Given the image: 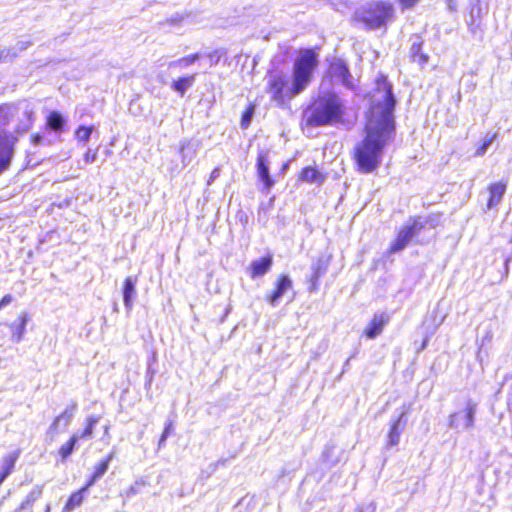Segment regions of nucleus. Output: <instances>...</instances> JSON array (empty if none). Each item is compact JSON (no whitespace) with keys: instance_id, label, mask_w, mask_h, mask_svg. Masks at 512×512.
I'll use <instances>...</instances> for the list:
<instances>
[{"instance_id":"1","label":"nucleus","mask_w":512,"mask_h":512,"mask_svg":"<svg viewBox=\"0 0 512 512\" xmlns=\"http://www.w3.org/2000/svg\"><path fill=\"white\" fill-rule=\"evenodd\" d=\"M376 89L381 100L373 102L365 125V137L354 148V159L361 173L375 171L381 164L385 147L393 141L396 132L394 110L396 98L392 84L381 75Z\"/></svg>"},{"instance_id":"2","label":"nucleus","mask_w":512,"mask_h":512,"mask_svg":"<svg viewBox=\"0 0 512 512\" xmlns=\"http://www.w3.org/2000/svg\"><path fill=\"white\" fill-rule=\"evenodd\" d=\"M319 65V55L311 48L300 50L292 70V83L283 72L271 73L268 76L266 91L271 99L282 105L286 100L302 93L313 79V74Z\"/></svg>"},{"instance_id":"3","label":"nucleus","mask_w":512,"mask_h":512,"mask_svg":"<svg viewBox=\"0 0 512 512\" xmlns=\"http://www.w3.org/2000/svg\"><path fill=\"white\" fill-rule=\"evenodd\" d=\"M15 109L11 105L0 106V175L9 168L17 138L5 131L4 127L9 124L14 116Z\"/></svg>"},{"instance_id":"4","label":"nucleus","mask_w":512,"mask_h":512,"mask_svg":"<svg viewBox=\"0 0 512 512\" xmlns=\"http://www.w3.org/2000/svg\"><path fill=\"white\" fill-rule=\"evenodd\" d=\"M342 116V105L336 95L322 99L311 111L306 123L312 127L327 126Z\"/></svg>"},{"instance_id":"5","label":"nucleus","mask_w":512,"mask_h":512,"mask_svg":"<svg viewBox=\"0 0 512 512\" xmlns=\"http://www.w3.org/2000/svg\"><path fill=\"white\" fill-rule=\"evenodd\" d=\"M392 13L393 6L391 4L371 2L355 12L354 20L362 23L369 30H375L384 26Z\"/></svg>"},{"instance_id":"6","label":"nucleus","mask_w":512,"mask_h":512,"mask_svg":"<svg viewBox=\"0 0 512 512\" xmlns=\"http://www.w3.org/2000/svg\"><path fill=\"white\" fill-rule=\"evenodd\" d=\"M424 227L425 222L421 220V217H415L407 221L398 231L396 239L391 243L389 252L398 253L404 250L413 237L418 235Z\"/></svg>"},{"instance_id":"7","label":"nucleus","mask_w":512,"mask_h":512,"mask_svg":"<svg viewBox=\"0 0 512 512\" xmlns=\"http://www.w3.org/2000/svg\"><path fill=\"white\" fill-rule=\"evenodd\" d=\"M100 421V416L89 415L85 419V428L81 432L74 433L70 439L59 449L62 460H66L74 451L79 440H88L93 437L94 428Z\"/></svg>"},{"instance_id":"8","label":"nucleus","mask_w":512,"mask_h":512,"mask_svg":"<svg viewBox=\"0 0 512 512\" xmlns=\"http://www.w3.org/2000/svg\"><path fill=\"white\" fill-rule=\"evenodd\" d=\"M328 75L334 83H340L346 89L353 90V76L344 60L335 58L331 61Z\"/></svg>"},{"instance_id":"9","label":"nucleus","mask_w":512,"mask_h":512,"mask_svg":"<svg viewBox=\"0 0 512 512\" xmlns=\"http://www.w3.org/2000/svg\"><path fill=\"white\" fill-rule=\"evenodd\" d=\"M476 404L469 401L464 411L456 412L449 417V427L456 430H467L474 425Z\"/></svg>"},{"instance_id":"10","label":"nucleus","mask_w":512,"mask_h":512,"mask_svg":"<svg viewBox=\"0 0 512 512\" xmlns=\"http://www.w3.org/2000/svg\"><path fill=\"white\" fill-rule=\"evenodd\" d=\"M409 407L403 406L401 408L400 414L391 420L390 422V428L387 434V448L395 447L400 442V436L405 429L406 423H407V414H408Z\"/></svg>"},{"instance_id":"11","label":"nucleus","mask_w":512,"mask_h":512,"mask_svg":"<svg viewBox=\"0 0 512 512\" xmlns=\"http://www.w3.org/2000/svg\"><path fill=\"white\" fill-rule=\"evenodd\" d=\"M77 408L78 405L74 401L67 405L65 410L54 419L48 429L47 434L53 438L60 431H64L72 422Z\"/></svg>"},{"instance_id":"12","label":"nucleus","mask_w":512,"mask_h":512,"mask_svg":"<svg viewBox=\"0 0 512 512\" xmlns=\"http://www.w3.org/2000/svg\"><path fill=\"white\" fill-rule=\"evenodd\" d=\"M293 288V281L288 275H280L275 283V289L267 295L266 301L276 307L281 298Z\"/></svg>"},{"instance_id":"13","label":"nucleus","mask_w":512,"mask_h":512,"mask_svg":"<svg viewBox=\"0 0 512 512\" xmlns=\"http://www.w3.org/2000/svg\"><path fill=\"white\" fill-rule=\"evenodd\" d=\"M201 142L197 139H183L179 143V155L183 167L188 166L197 156Z\"/></svg>"},{"instance_id":"14","label":"nucleus","mask_w":512,"mask_h":512,"mask_svg":"<svg viewBox=\"0 0 512 512\" xmlns=\"http://www.w3.org/2000/svg\"><path fill=\"white\" fill-rule=\"evenodd\" d=\"M273 265V257L271 255L253 260L248 268L249 275L252 279L263 277L267 274Z\"/></svg>"},{"instance_id":"15","label":"nucleus","mask_w":512,"mask_h":512,"mask_svg":"<svg viewBox=\"0 0 512 512\" xmlns=\"http://www.w3.org/2000/svg\"><path fill=\"white\" fill-rule=\"evenodd\" d=\"M257 175L260 181L264 184L267 190H270L274 185V180L269 172V161L265 153L260 152L257 156Z\"/></svg>"},{"instance_id":"16","label":"nucleus","mask_w":512,"mask_h":512,"mask_svg":"<svg viewBox=\"0 0 512 512\" xmlns=\"http://www.w3.org/2000/svg\"><path fill=\"white\" fill-rule=\"evenodd\" d=\"M137 277L128 276L125 278L122 288L123 302L127 312L133 308L134 301L137 297L136 291Z\"/></svg>"},{"instance_id":"17","label":"nucleus","mask_w":512,"mask_h":512,"mask_svg":"<svg viewBox=\"0 0 512 512\" xmlns=\"http://www.w3.org/2000/svg\"><path fill=\"white\" fill-rule=\"evenodd\" d=\"M29 321L28 314L26 312H22L17 320L13 321L9 327L11 331V340L15 343H19L23 340L25 331H26V325Z\"/></svg>"},{"instance_id":"18","label":"nucleus","mask_w":512,"mask_h":512,"mask_svg":"<svg viewBox=\"0 0 512 512\" xmlns=\"http://www.w3.org/2000/svg\"><path fill=\"white\" fill-rule=\"evenodd\" d=\"M507 183L497 182L489 185V199L487 201V209H493L500 204L502 198L506 192Z\"/></svg>"},{"instance_id":"19","label":"nucleus","mask_w":512,"mask_h":512,"mask_svg":"<svg viewBox=\"0 0 512 512\" xmlns=\"http://www.w3.org/2000/svg\"><path fill=\"white\" fill-rule=\"evenodd\" d=\"M388 317L385 314L375 315L369 325L365 329V335L369 339L376 338L381 332L387 322Z\"/></svg>"},{"instance_id":"20","label":"nucleus","mask_w":512,"mask_h":512,"mask_svg":"<svg viewBox=\"0 0 512 512\" xmlns=\"http://www.w3.org/2000/svg\"><path fill=\"white\" fill-rule=\"evenodd\" d=\"M115 456L114 451H111L108 456L98 463L95 467V471L91 475L90 479L86 483L87 487H91L95 484L97 480H99L108 470L110 462L113 460Z\"/></svg>"},{"instance_id":"21","label":"nucleus","mask_w":512,"mask_h":512,"mask_svg":"<svg viewBox=\"0 0 512 512\" xmlns=\"http://www.w3.org/2000/svg\"><path fill=\"white\" fill-rule=\"evenodd\" d=\"M41 495L42 487L39 485L34 486L24 501L14 512H32L34 503L41 497Z\"/></svg>"},{"instance_id":"22","label":"nucleus","mask_w":512,"mask_h":512,"mask_svg":"<svg viewBox=\"0 0 512 512\" xmlns=\"http://www.w3.org/2000/svg\"><path fill=\"white\" fill-rule=\"evenodd\" d=\"M18 457V451L10 453L3 457L2 469L0 471V486L6 480V478L12 473Z\"/></svg>"},{"instance_id":"23","label":"nucleus","mask_w":512,"mask_h":512,"mask_svg":"<svg viewBox=\"0 0 512 512\" xmlns=\"http://www.w3.org/2000/svg\"><path fill=\"white\" fill-rule=\"evenodd\" d=\"M300 179L303 182L315 183L320 185L324 182L325 176L315 167L307 166L302 170L300 174Z\"/></svg>"},{"instance_id":"24","label":"nucleus","mask_w":512,"mask_h":512,"mask_svg":"<svg viewBox=\"0 0 512 512\" xmlns=\"http://www.w3.org/2000/svg\"><path fill=\"white\" fill-rule=\"evenodd\" d=\"M89 488L90 487H87V485H85L80 490L72 493L63 508V512H72L74 509L79 507L82 504L85 493Z\"/></svg>"},{"instance_id":"25","label":"nucleus","mask_w":512,"mask_h":512,"mask_svg":"<svg viewBox=\"0 0 512 512\" xmlns=\"http://www.w3.org/2000/svg\"><path fill=\"white\" fill-rule=\"evenodd\" d=\"M422 40L420 37H416V40L413 41L410 48V56L414 62H418L420 65H425L428 62V55L421 52L422 50Z\"/></svg>"},{"instance_id":"26","label":"nucleus","mask_w":512,"mask_h":512,"mask_svg":"<svg viewBox=\"0 0 512 512\" xmlns=\"http://www.w3.org/2000/svg\"><path fill=\"white\" fill-rule=\"evenodd\" d=\"M196 80V74H192L189 76H183L179 79L173 81L172 89L183 96L186 91L191 88Z\"/></svg>"},{"instance_id":"27","label":"nucleus","mask_w":512,"mask_h":512,"mask_svg":"<svg viewBox=\"0 0 512 512\" xmlns=\"http://www.w3.org/2000/svg\"><path fill=\"white\" fill-rule=\"evenodd\" d=\"M66 124V119L58 111H52L47 117L46 125L49 129L60 132Z\"/></svg>"},{"instance_id":"28","label":"nucleus","mask_w":512,"mask_h":512,"mask_svg":"<svg viewBox=\"0 0 512 512\" xmlns=\"http://www.w3.org/2000/svg\"><path fill=\"white\" fill-rule=\"evenodd\" d=\"M256 105L254 103H250L248 107L245 109V111L242 113L241 120H240V127L245 130L247 129L252 119L255 115Z\"/></svg>"},{"instance_id":"29","label":"nucleus","mask_w":512,"mask_h":512,"mask_svg":"<svg viewBox=\"0 0 512 512\" xmlns=\"http://www.w3.org/2000/svg\"><path fill=\"white\" fill-rule=\"evenodd\" d=\"M199 58H200V54L194 53V54L182 57L180 59L171 61L168 64V66L170 68H172V67H187V66L193 64L194 62H196Z\"/></svg>"},{"instance_id":"30","label":"nucleus","mask_w":512,"mask_h":512,"mask_svg":"<svg viewBox=\"0 0 512 512\" xmlns=\"http://www.w3.org/2000/svg\"><path fill=\"white\" fill-rule=\"evenodd\" d=\"M497 138V133H487L483 139V142L482 144L477 148L476 152H475V156H483L487 150L489 149V147L492 145V143L495 141V139Z\"/></svg>"},{"instance_id":"31","label":"nucleus","mask_w":512,"mask_h":512,"mask_svg":"<svg viewBox=\"0 0 512 512\" xmlns=\"http://www.w3.org/2000/svg\"><path fill=\"white\" fill-rule=\"evenodd\" d=\"M481 15H482L481 2H480V0H476V2L471 7L470 21L468 22V25L470 26L472 31H473V26L476 25V20L478 18H481Z\"/></svg>"},{"instance_id":"32","label":"nucleus","mask_w":512,"mask_h":512,"mask_svg":"<svg viewBox=\"0 0 512 512\" xmlns=\"http://www.w3.org/2000/svg\"><path fill=\"white\" fill-rule=\"evenodd\" d=\"M93 129V126L80 125L75 131V136L79 141L87 142L91 137Z\"/></svg>"},{"instance_id":"33","label":"nucleus","mask_w":512,"mask_h":512,"mask_svg":"<svg viewBox=\"0 0 512 512\" xmlns=\"http://www.w3.org/2000/svg\"><path fill=\"white\" fill-rule=\"evenodd\" d=\"M313 274L311 277V281L313 285L319 280L321 276H323L326 272V268L323 267L322 262L318 261L317 263L313 264L312 266Z\"/></svg>"},{"instance_id":"34","label":"nucleus","mask_w":512,"mask_h":512,"mask_svg":"<svg viewBox=\"0 0 512 512\" xmlns=\"http://www.w3.org/2000/svg\"><path fill=\"white\" fill-rule=\"evenodd\" d=\"M2 52V58H4V62H7V61H12L14 58H16L19 53H21L20 51L17 50V47L14 45L12 47H9V48H5L3 50H1Z\"/></svg>"},{"instance_id":"35","label":"nucleus","mask_w":512,"mask_h":512,"mask_svg":"<svg viewBox=\"0 0 512 512\" xmlns=\"http://www.w3.org/2000/svg\"><path fill=\"white\" fill-rule=\"evenodd\" d=\"M173 423L169 421L164 428V431L159 439L158 447L161 448L165 445V442L172 431Z\"/></svg>"},{"instance_id":"36","label":"nucleus","mask_w":512,"mask_h":512,"mask_svg":"<svg viewBox=\"0 0 512 512\" xmlns=\"http://www.w3.org/2000/svg\"><path fill=\"white\" fill-rule=\"evenodd\" d=\"M97 159V151H92L91 149H88V151L84 155V161L86 163H93Z\"/></svg>"},{"instance_id":"37","label":"nucleus","mask_w":512,"mask_h":512,"mask_svg":"<svg viewBox=\"0 0 512 512\" xmlns=\"http://www.w3.org/2000/svg\"><path fill=\"white\" fill-rule=\"evenodd\" d=\"M32 45V42L29 41V40H20L18 41L15 46L17 47V50L20 51V52H23L25 51L26 49H28V47H30Z\"/></svg>"},{"instance_id":"38","label":"nucleus","mask_w":512,"mask_h":512,"mask_svg":"<svg viewBox=\"0 0 512 512\" xmlns=\"http://www.w3.org/2000/svg\"><path fill=\"white\" fill-rule=\"evenodd\" d=\"M220 176V168L216 167L212 170L207 185H211Z\"/></svg>"},{"instance_id":"39","label":"nucleus","mask_w":512,"mask_h":512,"mask_svg":"<svg viewBox=\"0 0 512 512\" xmlns=\"http://www.w3.org/2000/svg\"><path fill=\"white\" fill-rule=\"evenodd\" d=\"M419 0H399L402 9L412 8Z\"/></svg>"},{"instance_id":"40","label":"nucleus","mask_w":512,"mask_h":512,"mask_svg":"<svg viewBox=\"0 0 512 512\" xmlns=\"http://www.w3.org/2000/svg\"><path fill=\"white\" fill-rule=\"evenodd\" d=\"M376 511V505L375 503H370L365 507H362L359 512H375Z\"/></svg>"},{"instance_id":"41","label":"nucleus","mask_w":512,"mask_h":512,"mask_svg":"<svg viewBox=\"0 0 512 512\" xmlns=\"http://www.w3.org/2000/svg\"><path fill=\"white\" fill-rule=\"evenodd\" d=\"M31 142L34 145H39L42 142V136L40 134H34L31 137Z\"/></svg>"},{"instance_id":"42","label":"nucleus","mask_w":512,"mask_h":512,"mask_svg":"<svg viewBox=\"0 0 512 512\" xmlns=\"http://www.w3.org/2000/svg\"><path fill=\"white\" fill-rule=\"evenodd\" d=\"M12 301H13V297H12V295H10V294L5 295V296L1 299V302L3 303V305H4V306L9 305Z\"/></svg>"},{"instance_id":"43","label":"nucleus","mask_w":512,"mask_h":512,"mask_svg":"<svg viewBox=\"0 0 512 512\" xmlns=\"http://www.w3.org/2000/svg\"><path fill=\"white\" fill-rule=\"evenodd\" d=\"M449 10L455 11L457 9V5L453 0H446Z\"/></svg>"},{"instance_id":"44","label":"nucleus","mask_w":512,"mask_h":512,"mask_svg":"<svg viewBox=\"0 0 512 512\" xmlns=\"http://www.w3.org/2000/svg\"><path fill=\"white\" fill-rule=\"evenodd\" d=\"M109 429H110V425H109V424H106V425L103 427V430H104V436H108V435H109Z\"/></svg>"},{"instance_id":"45","label":"nucleus","mask_w":512,"mask_h":512,"mask_svg":"<svg viewBox=\"0 0 512 512\" xmlns=\"http://www.w3.org/2000/svg\"><path fill=\"white\" fill-rule=\"evenodd\" d=\"M50 509H51V508H50V505H47V506H46V509H45V512H50Z\"/></svg>"},{"instance_id":"46","label":"nucleus","mask_w":512,"mask_h":512,"mask_svg":"<svg viewBox=\"0 0 512 512\" xmlns=\"http://www.w3.org/2000/svg\"><path fill=\"white\" fill-rule=\"evenodd\" d=\"M349 366V359L346 360L344 367Z\"/></svg>"},{"instance_id":"47","label":"nucleus","mask_w":512,"mask_h":512,"mask_svg":"<svg viewBox=\"0 0 512 512\" xmlns=\"http://www.w3.org/2000/svg\"><path fill=\"white\" fill-rule=\"evenodd\" d=\"M3 61L4 62V58H2V52L0 51V62Z\"/></svg>"},{"instance_id":"48","label":"nucleus","mask_w":512,"mask_h":512,"mask_svg":"<svg viewBox=\"0 0 512 512\" xmlns=\"http://www.w3.org/2000/svg\"><path fill=\"white\" fill-rule=\"evenodd\" d=\"M26 115L28 116L29 119L31 118V113L30 112H26Z\"/></svg>"},{"instance_id":"49","label":"nucleus","mask_w":512,"mask_h":512,"mask_svg":"<svg viewBox=\"0 0 512 512\" xmlns=\"http://www.w3.org/2000/svg\"><path fill=\"white\" fill-rule=\"evenodd\" d=\"M328 450H329V448H328V447H326V448H325V451H324V455H326V453L328 452Z\"/></svg>"},{"instance_id":"50","label":"nucleus","mask_w":512,"mask_h":512,"mask_svg":"<svg viewBox=\"0 0 512 512\" xmlns=\"http://www.w3.org/2000/svg\"><path fill=\"white\" fill-rule=\"evenodd\" d=\"M171 22H172V23H176V19L172 18V19H171Z\"/></svg>"}]
</instances>
